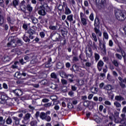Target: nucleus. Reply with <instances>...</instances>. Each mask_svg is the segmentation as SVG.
Returning <instances> with one entry per match:
<instances>
[{"label": "nucleus", "mask_w": 126, "mask_h": 126, "mask_svg": "<svg viewBox=\"0 0 126 126\" xmlns=\"http://www.w3.org/2000/svg\"><path fill=\"white\" fill-rule=\"evenodd\" d=\"M115 15L117 19L119 21H124V20H126V13L125 11L116 9L115 10Z\"/></svg>", "instance_id": "obj_1"}, {"label": "nucleus", "mask_w": 126, "mask_h": 126, "mask_svg": "<svg viewBox=\"0 0 126 126\" xmlns=\"http://www.w3.org/2000/svg\"><path fill=\"white\" fill-rule=\"evenodd\" d=\"M94 30L95 33V35H97V37H101L102 32L100 31V20L99 18H95L94 19Z\"/></svg>", "instance_id": "obj_2"}, {"label": "nucleus", "mask_w": 126, "mask_h": 126, "mask_svg": "<svg viewBox=\"0 0 126 126\" xmlns=\"http://www.w3.org/2000/svg\"><path fill=\"white\" fill-rule=\"evenodd\" d=\"M27 33L29 34V37L26 36V34H24L23 36V40L26 43H30V39H31V40H33L34 39V36H33V35L35 34V31L30 29L28 30Z\"/></svg>", "instance_id": "obj_3"}, {"label": "nucleus", "mask_w": 126, "mask_h": 126, "mask_svg": "<svg viewBox=\"0 0 126 126\" xmlns=\"http://www.w3.org/2000/svg\"><path fill=\"white\" fill-rule=\"evenodd\" d=\"M50 112L47 111L46 112H41L40 113V119H41L43 121H46V122H51V120L52 118L50 117V116L48 115H50Z\"/></svg>", "instance_id": "obj_4"}, {"label": "nucleus", "mask_w": 126, "mask_h": 126, "mask_svg": "<svg viewBox=\"0 0 126 126\" xmlns=\"http://www.w3.org/2000/svg\"><path fill=\"white\" fill-rule=\"evenodd\" d=\"M85 53H86L87 59L91 58V57L93 56V51H92V48H91V47L90 46H89L88 48L86 47Z\"/></svg>", "instance_id": "obj_5"}, {"label": "nucleus", "mask_w": 126, "mask_h": 126, "mask_svg": "<svg viewBox=\"0 0 126 126\" xmlns=\"http://www.w3.org/2000/svg\"><path fill=\"white\" fill-rule=\"evenodd\" d=\"M38 13L41 16H45L46 15L47 12H46V10L45 9V8H44L43 5L39 6V10L38 11Z\"/></svg>", "instance_id": "obj_6"}, {"label": "nucleus", "mask_w": 126, "mask_h": 126, "mask_svg": "<svg viewBox=\"0 0 126 126\" xmlns=\"http://www.w3.org/2000/svg\"><path fill=\"white\" fill-rule=\"evenodd\" d=\"M20 7L21 8V10L25 13V11L26 9H27V5H26V1L23 0L22 1L20 4Z\"/></svg>", "instance_id": "obj_7"}, {"label": "nucleus", "mask_w": 126, "mask_h": 126, "mask_svg": "<svg viewBox=\"0 0 126 126\" xmlns=\"http://www.w3.org/2000/svg\"><path fill=\"white\" fill-rule=\"evenodd\" d=\"M30 118H31V114L27 113L23 117V120H22V123L25 124V125H27V122L30 120Z\"/></svg>", "instance_id": "obj_8"}, {"label": "nucleus", "mask_w": 126, "mask_h": 126, "mask_svg": "<svg viewBox=\"0 0 126 126\" xmlns=\"http://www.w3.org/2000/svg\"><path fill=\"white\" fill-rule=\"evenodd\" d=\"M84 105L85 106H90V107L94 108V106H96V103L92 101L87 100L84 102Z\"/></svg>", "instance_id": "obj_9"}, {"label": "nucleus", "mask_w": 126, "mask_h": 126, "mask_svg": "<svg viewBox=\"0 0 126 126\" xmlns=\"http://www.w3.org/2000/svg\"><path fill=\"white\" fill-rule=\"evenodd\" d=\"M73 78H74V75L73 74H67L66 79H67V80L70 82V83H72L74 82V80H73Z\"/></svg>", "instance_id": "obj_10"}, {"label": "nucleus", "mask_w": 126, "mask_h": 126, "mask_svg": "<svg viewBox=\"0 0 126 126\" xmlns=\"http://www.w3.org/2000/svg\"><path fill=\"white\" fill-rule=\"evenodd\" d=\"M99 47L103 54H106V42L99 41Z\"/></svg>", "instance_id": "obj_11"}, {"label": "nucleus", "mask_w": 126, "mask_h": 126, "mask_svg": "<svg viewBox=\"0 0 126 126\" xmlns=\"http://www.w3.org/2000/svg\"><path fill=\"white\" fill-rule=\"evenodd\" d=\"M12 92L16 96H22V94H23L22 91L19 89L13 90H12Z\"/></svg>", "instance_id": "obj_12"}, {"label": "nucleus", "mask_w": 126, "mask_h": 126, "mask_svg": "<svg viewBox=\"0 0 126 126\" xmlns=\"http://www.w3.org/2000/svg\"><path fill=\"white\" fill-rule=\"evenodd\" d=\"M42 5H43V7L44 9H45L46 12L50 13L52 11V9H53V8H52L51 6H49V5H48V4H47L46 3H44Z\"/></svg>", "instance_id": "obj_13"}, {"label": "nucleus", "mask_w": 126, "mask_h": 126, "mask_svg": "<svg viewBox=\"0 0 126 126\" xmlns=\"http://www.w3.org/2000/svg\"><path fill=\"white\" fill-rule=\"evenodd\" d=\"M67 20L68 21H69V22H72V21H73V15L70 14L68 15L66 20L64 21V22L66 23L67 26H68L69 23L68 22H67Z\"/></svg>", "instance_id": "obj_14"}, {"label": "nucleus", "mask_w": 126, "mask_h": 126, "mask_svg": "<svg viewBox=\"0 0 126 126\" xmlns=\"http://www.w3.org/2000/svg\"><path fill=\"white\" fill-rule=\"evenodd\" d=\"M61 39V34L59 33H56L52 36V40L54 41V42H58L60 41Z\"/></svg>", "instance_id": "obj_15"}, {"label": "nucleus", "mask_w": 126, "mask_h": 126, "mask_svg": "<svg viewBox=\"0 0 126 126\" xmlns=\"http://www.w3.org/2000/svg\"><path fill=\"white\" fill-rule=\"evenodd\" d=\"M95 1L100 4L101 8H104L106 6V0H95Z\"/></svg>", "instance_id": "obj_16"}, {"label": "nucleus", "mask_w": 126, "mask_h": 126, "mask_svg": "<svg viewBox=\"0 0 126 126\" xmlns=\"http://www.w3.org/2000/svg\"><path fill=\"white\" fill-rule=\"evenodd\" d=\"M103 66H104V62H103L102 60H100L98 62L97 65V67L98 69V71H101L102 70Z\"/></svg>", "instance_id": "obj_17"}, {"label": "nucleus", "mask_w": 126, "mask_h": 126, "mask_svg": "<svg viewBox=\"0 0 126 126\" xmlns=\"http://www.w3.org/2000/svg\"><path fill=\"white\" fill-rule=\"evenodd\" d=\"M7 47H12L13 48L16 47V44H15V40H11L10 42H8L7 44Z\"/></svg>", "instance_id": "obj_18"}, {"label": "nucleus", "mask_w": 126, "mask_h": 126, "mask_svg": "<svg viewBox=\"0 0 126 126\" xmlns=\"http://www.w3.org/2000/svg\"><path fill=\"white\" fill-rule=\"evenodd\" d=\"M71 71H74L75 73H77L79 71V66H77L76 64H74L72 66V68L70 69Z\"/></svg>", "instance_id": "obj_19"}, {"label": "nucleus", "mask_w": 126, "mask_h": 126, "mask_svg": "<svg viewBox=\"0 0 126 126\" xmlns=\"http://www.w3.org/2000/svg\"><path fill=\"white\" fill-rule=\"evenodd\" d=\"M115 100L118 102H122V101H125V97L121 95H116L115 97Z\"/></svg>", "instance_id": "obj_20"}, {"label": "nucleus", "mask_w": 126, "mask_h": 126, "mask_svg": "<svg viewBox=\"0 0 126 126\" xmlns=\"http://www.w3.org/2000/svg\"><path fill=\"white\" fill-rule=\"evenodd\" d=\"M51 78H53V79H56V82H57V83H59L60 82V79L58 78V76L57 75V74H56V73H52L51 74Z\"/></svg>", "instance_id": "obj_21"}, {"label": "nucleus", "mask_w": 126, "mask_h": 126, "mask_svg": "<svg viewBox=\"0 0 126 126\" xmlns=\"http://www.w3.org/2000/svg\"><path fill=\"white\" fill-rule=\"evenodd\" d=\"M121 124L122 125H126V114H121Z\"/></svg>", "instance_id": "obj_22"}, {"label": "nucleus", "mask_w": 126, "mask_h": 126, "mask_svg": "<svg viewBox=\"0 0 126 126\" xmlns=\"http://www.w3.org/2000/svg\"><path fill=\"white\" fill-rule=\"evenodd\" d=\"M12 118L14 121L15 125L16 126H18V125H19V123H20V119L14 116L12 117Z\"/></svg>", "instance_id": "obj_23"}, {"label": "nucleus", "mask_w": 126, "mask_h": 126, "mask_svg": "<svg viewBox=\"0 0 126 126\" xmlns=\"http://www.w3.org/2000/svg\"><path fill=\"white\" fill-rule=\"evenodd\" d=\"M1 98H2L3 99V101H4V102H5L6 105H7L8 106H11V103H8V100H7L8 97L6 96L2 95L1 96Z\"/></svg>", "instance_id": "obj_24"}, {"label": "nucleus", "mask_w": 126, "mask_h": 126, "mask_svg": "<svg viewBox=\"0 0 126 126\" xmlns=\"http://www.w3.org/2000/svg\"><path fill=\"white\" fill-rule=\"evenodd\" d=\"M71 13V10L68 8L67 6L65 7V14L66 15H69Z\"/></svg>", "instance_id": "obj_25"}, {"label": "nucleus", "mask_w": 126, "mask_h": 126, "mask_svg": "<svg viewBox=\"0 0 126 126\" xmlns=\"http://www.w3.org/2000/svg\"><path fill=\"white\" fill-rule=\"evenodd\" d=\"M5 123L7 125H11L12 124V119L11 117L9 116L5 121Z\"/></svg>", "instance_id": "obj_26"}, {"label": "nucleus", "mask_w": 126, "mask_h": 126, "mask_svg": "<svg viewBox=\"0 0 126 126\" xmlns=\"http://www.w3.org/2000/svg\"><path fill=\"white\" fill-rule=\"evenodd\" d=\"M52 62V58H49L48 61L45 63V67H51V62Z\"/></svg>", "instance_id": "obj_27"}, {"label": "nucleus", "mask_w": 126, "mask_h": 126, "mask_svg": "<svg viewBox=\"0 0 126 126\" xmlns=\"http://www.w3.org/2000/svg\"><path fill=\"white\" fill-rule=\"evenodd\" d=\"M5 124V119H3V117L0 116V126H3Z\"/></svg>", "instance_id": "obj_28"}, {"label": "nucleus", "mask_w": 126, "mask_h": 126, "mask_svg": "<svg viewBox=\"0 0 126 126\" xmlns=\"http://www.w3.org/2000/svg\"><path fill=\"white\" fill-rule=\"evenodd\" d=\"M27 9L28 11H29V12H32V11H33V7L31 6V4H28L27 5Z\"/></svg>", "instance_id": "obj_29"}, {"label": "nucleus", "mask_w": 126, "mask_h": 126, "mask_svg": "<svg viewBox=\"0 0 126 126\" xmlns=\"http://www.w3.org/2000/svg\"><path fill=\"white\" fill-rule=\"evenodd\" d=\"M121 54H122V56L123 58H124L125 63H126V52H125V51H124V50H121Z\"/></svg>", "instance_id": "obj_30"}, {"label": "nucleus", "mask_w": 126, "mask_h": 126, "mask_svg": "<svg viewBox=\"0 0 126 126\" xmlns=\"http://www.w3.org/2000/svg\"><path fill=\"white\" fill-rule=\"evenodd\" d=\"M1 13V9L0 8V25H2L3 24L4 22V19L3 17L1 16V15H0Z\"/></svg>", "instance_id": "obj_31"}, {"label": "nucleus", "mask_w": 126, "mask_h": 126, "mask_svg": "<svg viewBox=\"0 0 126 126\" xmlns=\"http://www.w3.org/2000/svg\"><path fill=\"white\" fill-rule=\"evenodd\" d=\"M113 64L116 67H119V62L117 60H113L112 61Z\"/></svg>", "instance_id": "obj_32"}, {"label": "nucleus", "mask_w": 126, "mask_h": 126, "mask_svg": "<svg viewBox=\"0 0 126 126\" xmlns=\"http://www.w3.org/2000/svg\"><path fill=\"white\" fill-rule=\"evenodd\" d=\"M92 36L93 37V40L94 41V42H97V41H98L96 33H95L94 32H93L92 34Z\"/></svg>", "instance_id": "obj_33"}, {"label": "nucleus", "mask_w": 126, "mask_h": 126, "mask_svg": "<svg viewBox=\"0 0 126 126\" xmlns=\"http://www.w3.org/2000/svg\"><path fill=\"white\" fill-rule=\"evenodd\" d=\"M60 75L61 76V77H62V78H66L67 74H66V73L65 72L62 71L60 73Z\"/></svg>", "instance_id": "obj_34"}, {"label": "nucleus", "mask_w": 126, "mask_h": 126, "mask_svg": "<svg viewBox=\"0 0 126 126\" xmlns=\"http://www.w3.org/2000/svg\"><path fill=\"white\" fill-rule=\"evenodd\" d=\"M94 55L95 62H98V60H100V55L96 53H94Z\"/></svg>", "instance_id": "obj_35"}, {"label": "nucleus", "mask_w": 126, "mask_h": 126, "mask_svg": "<svg viewBox=\"0 0 126 126\" xmlns=\"http://www.w3.org/2000/svg\"><path fill=\"white\" fill-rule=\"evenodd\" d=\"M81 23L84 25V26H86L87 25V21L85 18H82L81 19Z\"/></svg>", "instance_id": "obj_36"}, {"label": "nucleus", "mask_w": 126, "mask_h": 126, "mask_svg": "<svg viewBox=\"0 0 126 126\" xmlns=\"http://www.w3.org/2000/svg\"><path fill=\"white\" fill-rule=\"evenodd\" d=\"M37 124H38V122H37L36 120H32L30 123L31 126H37Z\"/></svg>", "instance_id": "obj_37"}, {"label": "nucleus", "mask_w": 126, "mask_h": 126, "mask_svg": "<svg viewBox=\"0 0 126 126\" xmlns=\"http://www.w3.org/2000/svg\"><path fill=\"white\" fill-rule=\"evenodd\" d=\"M103 38H104V39H105L106 40H108V39H109V35L106 31L103 32Z\"/></svg>", "instance_id": "obj_38"}, {"label": "nucleus", "mask_w": 126, "mask_h": 126, "mask_svg": "<svg viewBox=\"0 0 126 126\" xmlns=\"http://www.w3.org/2000/svg\"><path fill=\"white\" fill-rule=\"evenodd\" d=\"M76 82H78L79 85H80V86L84 84V81H83V80L77 79Z\"/></svg>", "instance_id": "obj_39"}, {"label": "nucleus", "mask_w": 126, "mask_h": 126, "mask_svg": "<svg viewBox=\"0 0 126 126\" xmlns=\"http://www.w3.org/2000/svg\"><path fill=\"white\" fill-rule=\"evenodd\" d=\"M40 116H41V113H40V112L37 111L35 114V119L38 120L39 117L40 119H41Z\"/></svg>", "instance_id": "obj_40"}, {"label": "nucleus", "mask_w": 126, "mask_h": 126, "mask_svg": "<svg viewBox=\"0 0 126 126\" xmlns=\"http://www.w3.org/2000/svg\"><path fill=\"white\" fill-rule=\"evenodd\" d=\"M50 88H51V89H57L58 88V85L54 84H51L50 85Z\"/></svg>", "instance_id": "obj_41"}, {"label": "nucleus", "mask_w": 126, "mask_h": 126, "mask_svg": "<svg viewBox=\"0 0 126 126\" xmlns=\"http://www.w3.org/2000/svg\"><path fill=\"white\" fill-rule=\"evenodd\" d=\"M104 89L105 90H112L113 89V88H112V86L111 85H107L104 87Z\"/></svg>", "instance_id": "obj_42"}, {"label": "nucleus", "mask_w": 126, "mask_h": 126, "mask_svg": "<svg viewBox=\"0 0 126 126\" xmlns=\"http://www.w3.org/2000/svg\"><path fill=\"white\" fill-rule=\"evenodd\" d=\"M67 107L68 108V109H73V108H74L73 104H72V103L71 102H68L67 103Z\"/></svg>", "instance_id": "obj_43"}, {"label": "nucleus", "mask_w": 126, "mask_h": 126, "mask_svg": "<svg viewBox=\"0 0 126 126\" xmlns=\"http://www.w3.org/2000/svg\"><path fill=\"white\" fill-rule=\"evenodd\" d=\"M57 26H55L51 25L49 27V29H50V30H53L54 31H56V30H57Z\"/></svg>", "instance_id": "obj_44"}, {"label": "nucleus", "mask_w": 126, "mask_h": 126, "mask_svg": "<svg viewBox=\"0 0 126 126\" xmlns=\"http://www.w3.org/2000/svg\"><path fill=\"white\" fill-rule=\"evenodd\" d=\"M114 105L116 107V108H120V107H121V103L118 101H115Z\"/></svg>", "instance_id": "obj_45"}, {"label": "nucleus", "mask_w": 126, "mask_h": 126, "mask_svg": "<svg viewBox=\"0 0 126 126\" xmlns=\"http://www.w3.org/2000/svg\"><path fill=\"white\" fill-rule=\"evenodd\" d=\"M121 118L117 117V118H115V120L114 122L116 123V124H121Z\"/></svg>", "instance_id": "obj_46"}, {"label": "nucleus", "mask_w": 126, "mask_h": 126, "mask_svg": "<svg viewBox=\"0 0 126 126\" xmlns=\"http://www.w3.org/2000/svg\"><path fill=\"white\" fill-rule=\"evenodd\" d=\"M32 21L34 24H37L38 23V19L36 18H32Z\"/></svg>", "instance_id": "obj_47"}, {"label": "nucleus", "mask_w": 126, "mask_h": 126, "mask_svg": "<svg viewBox=\"0 0 126 126\" xmlns=\"http://www.w3.org/2000/svg\"><path fill=\"white\" fill-rule=\"evenodd\" d=\"M115 57H116V59H117L118 60H121L122 59V55H121V54H119L118 53H116L115 54Z\"/></svg>", "instance_id": "obj_48"}, {"label": "nucleus", "mask_w": 126, "mask_h": 126, "mask_svg": "<svg viewBox=\"0 0 126 126\" xmlns=\"http://www.w3.org/2000/svg\"><path fill=\"white\" fill-rule=\"evenodd\" d=\"M15 75H23V76H26V73L23 72L21 73L19 72H16L15 74Z\"/></svg>", "instance_id": "obj_49"}, {"label": "nucleus", "mask_w": 126, "mask_h": 126, "mask_svg": "<svg viewBox=\"0 0 126 126\" xmlns=\"http://www.w3.org/2000/svg\"><path fill=\"white\" fill-rule=\"evenodd\" d=\"M58 8L60 11H63V6L60 4L59 5Z\"/></svg>", "instance_id": "obj_50"}, {"label": "nucleus", "mask_w": 126, "mask_h": 126, "mask_svg": "<svg viewBox=\"0 0 126 126\" xmlns=\"http://www.w3.org/2000/svg\"><path fill=\"white\" fill-rule=\"evenodd\" d=\"M68 95L70 97H73L74 96V93L72 91H70L68 93Z\"/></svg>", "instance_id": "obj_51"}, {"label": "nucleus", "mask_w": 126, "mask_h": 126, "mask_svg": "<svg viewBox=\"0 0 126 126\" xmlns=\"http://www.w3.org/2000/svg\"><path fill=\"white\" fill-rule=\"evenodd\" d=\"M42 84V85H46L48 84V81L47 80H43L41 81L40 82Z\"/></svg>", "instance_id": "obj_52"}, {"label": "nucleus", "mask_w": 126, "mask_h": 126, "mask_svg": "<svg viewBox=\"0 0 126 126\" xmlns=\"http://www.w3.org/2000/svg\"><path fill=\"white\" fill-rule=\"evenodd\" d=\"M56 67L59 69H61L63 68V66L62 65V63H58L56 65Z\"/></svg>", "instance_id": "obj_53"}, {"label": "nucleus", "mask_w": 126, "mask_h": 126, "mask_svg": "<svg viewBox=\"0 0 126 126\" xmlns=\"http://www.w3.org/2000/svg\"><path fill=\"white\" fill-rule=\"evenodd\" d=\"M7 20L8 23H10L11 24H13V23H12V20H11V18H10V16H8L7 17Z\"/></svg>", "instance_id": "obj_54"}, {"label": "nucleus", "mask_w": 126, "mask_h": 126, "mask_svg": "<svg viewBox=\"0 0 126 126\" xmlns=\"http://www.w3.org/2000/svg\"><path fill=\"white\" fill-rule=\"evenodd\" d=\"M72 61L74 63H76V62H78V61H79V59L77 57H73Z\"/></svg>", "instance_id": "obj_55"}, {"label": "nucleus", "mask_w": 126, "mask_h": 126, "mask_svg": "<svg viewBox=\"0 0 126 126\" xmlns=\"http://www.w3.org/2000/svg\"><path fill=\"white\" fill-rule=\"evenodd\" d=\"M13 4L14 6H16V5H18V0H13Z\"/></svg>", "instance_id": "obj_56"}, {"label": "nucleus", "mask_w": 126, "mask_h": 126, "mask_svg": "<svg viewBox=\"0 0 126 126\" xmlns=\"http://www.w3.org/2000/svg\"><path fill=\"white\" fill-rule=\"evenodd\" d=\"M71 91H76L77 90V87H75V86H71Z\"/></svg>", "instance_id": "obj_57"}, {"label": "nucleus", "mask_w": 126, "mask_h": 126, "mask_svg": "<svg viewBox=\"0 0 126 126\" xmlns=\"http://www.w3.org/2000/svg\"><path fill=\"white\" fill-rule=\"evenodd\" d=\"M61 82L62 84L64 85H66V84H67V81H66V80H65V79H62Z\"/></svg>", "instance_id": "obj_58"}, {"label": "nucleus", "mask_w": 126, "mask_h": 126, "mask_svg": "<svg viewBox=\"0 0 126 126\" xmlns=\"http://www.w3.org/2000/svg\"><path fill=\"white\" fill-rule=\"evenodd\" d=\"M119 85H120L122 88H126V85L122 82H119Z\"/></svg>", "instance_id": "obj_59"}, {"label": "nucleus", "mask_w": 126, "mask_h": 126, "mask_svg": "<svg viewBox=\"0 0 126 126\" xmlns=\"http://www.w3.org/2000/svg\"><path fill=\"white\" fill-rule=\"evenodd\" d=\"M19 63H21V64H24V63H26V62L24 61L23 59H20Z\"/></svg>", "instance_id": "obj_60"}, {"label": "nucleus", "mask_w": 126, "mask_h": 126, "mask_svg": "<svg viewBox=\"0 0 126 126\" xmlns=\"http://www.w3.org/2000/svg\"><path fill=\"white\" fill-rule=\"evenodd\" d=\"M30 59V57L29 56V55H25L24 57V60L25 61H29V59Z\"/></svg>", "instance_id": "obj_61"}, {"label": "nucleus", "mask_w": 126, "mask_h": 126, "mask_svg": "<svg viewBox=\"0 0 126 126\" xmlns=\"http://www.w3.org/2000/svg\"><path fill=\"white\" fill-rule=\"evenodd\" d=\"M92 64H91V63L90 62H86L85 63V66H87V67H90Z\"/></svg>", "instance_id": "obj_62"}, {"label": "nucleus", "mask_w": 126, "mask_h": 126, "mask_svg": "<svg viewBox=\"0 0 126 126\" xmlns=\"http://www.w3.org/2000/svg\"><path fill=\"white\" fill-rule=\"evenodd\" d=\"M17 44L19 45V46H21V45H22L23 43H22V41L21 40V39H18L17 40Z\"/></svg>", "instance_id": "obj_63"}, {"label": "nucleus", "mask_w": 126, "mask_h": 126, "mask_svg": "<svg viewBox=\"0 0 126 126\" xmlns=\"http://www.w3.org/2000/svg\"><path fill=\"white\" fill-rule=\"evenodd\" d=\"M39 36H40L41 38H44L45 37V32H40Z\"/></svg>", "instance_id": "obj_64"}]
</instances>
